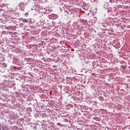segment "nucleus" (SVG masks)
Segmentation results:
<instances>
[{
  "instance_id": "f257e3e1",
  "label": "nucleus",
  "mask_w": 130,
  "mask_h": 130,
  "mask_svg": "<svg viewBox=\"0 0 130 130\" xmlns=\"http://www.w3.org/2000/svg\"><path fill=\"white\" fill-rule=\"evenodd\" d=\"M22 22H23L24 23H27L28 21L27 19L22 18Z\"/></svg>"
},
{
  "instance_id": "7ed1b4c3",
  "label": "nucleus",
  "mask_w": 130,
  "mask_h": 130,
  "mask_svg": "<svg viewBox=\"0 0 130 130\" xmlns=\"http://www.w3.org/2000/svg\"><path fill=\"white\" fill-rule=\"evenodd\" d=\"M29 15V13H25V15L26 16V17H28V15Z\"/></svg>"
},
{
  "instance_id": "f03ea898",
  "label": "nucleus",
  "mask_w": 130,
  "mask_h": 130,
  "mask_svg": "<svg viewBox=\"0 0 130 130\" xmlns=\"http://www.w3.org/2000/svg\"><path fill=\"white\" fill-rule=\"evenodd\" d=\"M121 68L122 69V70H125V69H126V68L124 66H121Z\"/></svg>"
}]
</instances>
